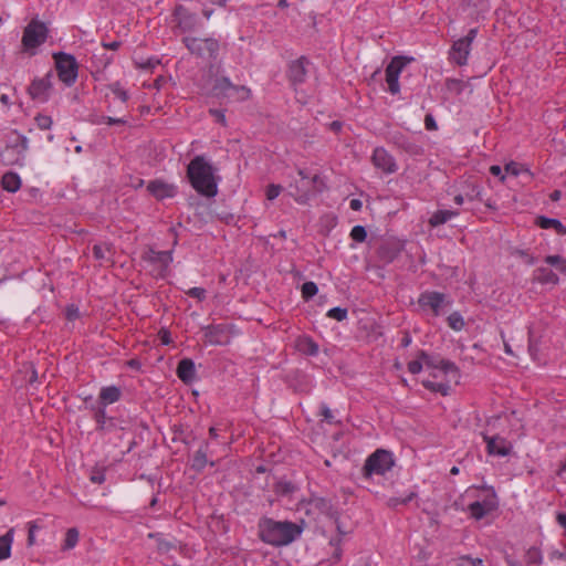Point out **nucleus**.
Masks as SVG:
<instances>
[{
    "instance_id": "32",
    "label": "nucleus",
    "mask_w": 566,
    "mask_h": 566,
    "mask_svg": "<svg viewBox=\"0 0 566 566\" xmlns=\"http://www.w3.org/2000/svg\"><path fill=\"white\" fill-rule=\"evenodd\" d=\"M533 281L539 284L556 285L559 282L558 275L548 268H537L533 273Z\"/></svg>"
},
{
    "instance_id": "20",
    "label": "nucleus",
    "mask_w": 566,
    "mask_h": 566,
    "mask_svg": "<svg viewBox=\"0 0 566 566\" xmlns=\"http://www.w3.org/2000/svg\"><path fill=\"white\" fill-rule=\"evenodd\" d=\"M403 250V242L395 239L385 240L377 249V258L382 264L394 262Z\"/></svg>"
},
{
    "instance_id": "11",
    "label": "nucleus",
    "mask_w": 566,
    "mask_h": 566,
    "mask_svg": "<svg viewBox=\"0 0 566 566\" xmlns=\"http://www.w3.org/2000/svg\"><path fill=\"white\" fill-rule=\"evenodd\" d=\"M213 91L216 95H223L237 102H243L250 98L251 90L244 85H234L228 77L218 78Z\"/></svg>"
},
{
    "instance_id": "61",
    "label": "nucleus",
    "mask_w": 566,
    "mask_h": 566,
    "mask_svg": "<svg viewBox=\"0 0 566 566\" xmlns=\"http://www.w3.org/2000/svg\"><path fill=\"white\" fill-rule=\"evenodd\" d=\"M424 363L418 356L417 359L408 363V371L412 375L419 374L422 370Z\"/></svg>"
},
{
    "instance_id": "17",
    "label": "nucleus",
    "mask_w": 566,
    "mask_h": 566,
    "mask_svg": "<svg viewBox=\"0 0 566 566\" xmlns=\"http://www.w3.org/2000/svg\"><path fill=\"white\" fill-rule=\"evenodd\" d=\"M409 60L405 56H395L387 65L386 72V82L388 84V91L396 95L400 92L399 86V75L402 69L407 65Z\"/></svg>"
},
{
    "instance_id": "26",
    "label": "nucleus",
    "mask_w": 566,
    "mask_h": 566,
    "mask_svg": "<svg viewBox=\"0 0 566 566\" xmlns=\"http://www.w3.org/2000/svg\"><path fill=\"white\" fill-rule=\"evenodd\" d=\"M176 374L186 385H190L196 379V366L192 359L182 358L177 366Z\"/></svg>"
},
{
    "instance_id": "49",
    "label": "nucleus",
    "mask_w": 566,
    "mask_h": 566,
    "mask_svg": "<svg viewBox=\"0 0 566 566\" xmlns=\"http://www.w3.org/2000/svg\"><path fill=\"white\" fill-rule=\"evenodd\" d=\"M28 528V538L27 545L29 547L35 544V533L41 528V526L36 523V521H30L27 523Z\"/></svg>"
},
{
    "instance_id": "23",
    "label": "nucleus",
    "mask_w": 566,
    "mask_h": 566,
    "mask_svg": "<svg viewBox=\"0 0 566 566\" xmlns=\"http://www.w3.org/2000/svg\"><path fill=\"white\" fill-rule=\"evenodd\" d=\"M147 191L157 200H164L166 198H172L177 193V188L167 184L160 179L149 181L147 185Z\"/></svg>"
},
{
    "instance_id": "33",
    "label": "nucleus",
    "mask_w": 566,
    "mask_h": 566,
    "mask_svg": "<svg viewBox=\"0 0 566 566\" xmlns=\"http://www.w3.org/2000/svg\"><path fill=\"white\" fill-rule=\"evenodd\" d=\"M459 210H437L434 211L428 220V223L432 228H437L450 221L452 218L459 216Z\"/></svg>"
},
{
    "instance_id": "56",
    "label": "nucleus",
    "mask_w": 566,
    "mask_h": 566,
    "mask_svg": "<svg viewBox=\"0 0 566 566\" xmlns=\"http://www.w3.org/2000/svg\"><path fill=\"white\" fill-rule=\"evenodd\" d=\"M457 566H483L481 558H472L470 556H461L457 560Z\"/></svg>"
},
{
    "instance_id": "4",
    "label": "nucleus",
    "mask_w": 566,
    "mask_h": 566,
    "mask_svg": "<svg viewBox=\"0 0 566 566\" xmlns=\"http://www.w3.org/2000/svg\"><path fill=\"white\" fill-rule=\"evenodd\" d=\"M181 42L185 44L190 54L197 59L208 63L216 62L219 59L221 43L213 36H184Z\"/></svg>"
},
{
    "instance_id": "47",
    "label": "nucleus",
    "mask_w": 566,
    "mask_h": 566,
    "mask_svg": "<svg viewBox=\"0 0 566 566\" xmlns=\"http://www.w3.org/2000/svg\"><path fill=\"white\" fill-rule=\"evenodd\" d=\"M417 496L416 492H410L403 497L394 496L388 500V505L396 509L398 505H406Z\"/></svg>"
},
{
    "instance_id": "22",
    "label": "nucleus",
    "mask_w": 566,
    "mask_h": 566,
    "mask_svg": "<svg viewBox=\"0 0 566 566\" xmlns=\"http://www.w3.org/2000/svg\"><path fill=\"white\" fill-rule=\"evenodd\" d=\"M310 61L305 56L292 61L287 69V78L295 86L305 82Z\"/></svg>"
},
{
    "instance_id": "1",
    "label": "nucleus",
    "mask_w": 566,
    "mask_h": 566,
    "mask_svg": "<svg viewBox=\"0 0 566 566\" xmlns=\"http://www.w3.org/2000/svg\"><path fill=\"white\" fill-rule=\"evenodd\" d=\"M259 537L272 546H286L301 536L303 527L290 521L262 517L258 524Z\"/></svg>"
},
{
    "instance_id": "35",
    "label": "nucleus",
    "mask_w": 566,
    "mask_h": 566,
    "mask_svg": "<svg viewBox=\"0 0 566 566\" xmlns=\"http://www.w3.org/2000/svg\"><path fill=\"white\" fill-rule=\"evenodd\" d=\"M337 223L338 218L334 213L323 214L318 220V233L323 237H328Z\"/></svg>"
},
{
    "instance_id": "21",
    "label": "nucleus",
    "mask_w": 566,
    "mask_h": 566,
    "mask_svg": "<svg viewBox=\"0 0 566 566\" xmlns=\"http://www.w3.org/2000/svg\"><path fill=\"white\" fill-rule=\"evenodd\" d=\"M446 304V295L437 291H426L419 295L418 305L421 308H430L434 316H439Z\"/></svg>"
},
{
    "instance_id": "44",
    "label": "nucleus",
    "mask_w": 566,
    "mask_h": 566,
    "mask_svg": "<svg viewBox=\"0 0 566 566\" xmlns=\"http://www.w3.org/2000/svg\"><path fill=\"white\" fill-rule=\"evenodd\" d=\"M447 322L449 327L457 332L461 331L465 325L464 319L459 312L451 313L448 316Z\"/></svg>"
},
{
    "instance_id": "43",
    "label": "nucleus",
    "mask_w": 566,
    "mask_h": 566,
    "mask_svg": "<svg viewBox=\"0 0 566 566\" xmlns=\"http://www.w3.org/2000/svg\"><path fill=\"white\" fill-rule=\"evenodd\" d=\"M108 88L112 91L115 98H117L122 104H126L129 99L128 92L118 82L108 85Z\"/></svg>"
},
{
    "instance_id": "14",
    "label": "nucleus",
    "mask_w": 566,
    "mask_h": 566,
    "mask_svg": "<svg viewBox=\"0 0 566 566\" xmlns=\"http://www.w3.org/2000/svg\"><path fill=\"white\" fill-rule=\"evenodd\" d=\"M300 180L290 184L289 193L300 205H306L312 198L311 176L304 169H298Z\"/></svg>"
},
{
    "instance_id": "8",
    "label": "nucleus",
    "mask_w": 566,
    "mask_h": 566,
    "mask_svg": "<svg viewBox=\"0 0 566 566\" xmlns=\"http://www.w3.org/2000/svg\"><path fill=\"white\" fill-rule=\"evenodd\" d=\"M306 515H311L313 520H317L321 516H326L329 520L336 518L338 515V507L334 499L312 495L304 505Z\"/></svg>"
},
{
    "instance_id": "45",
    "label": "nucleus",
    "mask_w": 566,
    "mask_h": 566,
    "mask_svg": "<svg viewBox=\"0 0 566 566\" xmlns=\"http://www.w3.org/2000/svg\"><path fill=\"white\" fill-rule=\"evenodd\" d=\"M302 297L304 301H310L311 298H313L317 292H318V287H317V284L313 281H308V282H305L303 285H302Z\"/></svg>"
},
{
    "instance_id": "59",
    "label": "nucleus",
    "mask_w": 566,
    "mask_h": 566,
    "mask_svg": "<svg viewBox=\"0 0 566 566\" xmlns=\"http://www.w3.org/2000/svg\"><path fill=\"white\" fill-rule=\"evenodd\" d=\"M186 294L201 302L206 298L207 291L203 287H191L186 292Z\"/></svg>"
},
{
    "instance_id": "34",
    "label": "nucleus",
    "mask_w": 566,
    "mask_h": 566,
    "mask_svg": "<svg viewBox=\"0 0 566 566\" xmlns=\"http://www.w3.org/2000/svg\"><path fill=\"white\" fill-rule=\"evenodd\" d=\"M14 538V527H10L0 536V562L11 557V549Z\"/></svg>"
},
{
    "instance_id": "19",
    "label": "nucleus",
    "mask_w": 566,
    "mask_h": 566,
    "mask_svg": "<svg viewBox=\"0 0 566 566\" xmlns=\"http://www.w3.org/2000/svg\"><path fill=\"white\" fill-rule=\"evenodd\" d=\"M371 163L375 168L381 170L384 174L391 175L398 170L396 159L384 147H376L371 155Z\"/></svg>"
},
{
    "instance_id": "62",
    "label": "nucleus",
    "mask_w": 566,
    "mask_h": 566,
    "mask_svg": "<svg viewBox=\"0 0 566 566\" xmlns=\"http://www.w3.org/2000/svg\"><path fill=\"white\" fill-rule=\"evenodd\" d=\"M122 397L120 388L108 386V405L118 401Z\"/></svg>"
},
{
    "instance_id": "31",
    "label": "nucleus",
    "mask_w": 566,
    "mask_h": 566,
    "mask_svg": "<svg viewBox=\"0 0 566 566\" xmlns=\"http://www.w3.org/2000/svg\"><path fill=\"white\" fill-rule=\"evenodd\" d=\"M534 223L541 229H553L559 235L566 234V226H564L558 219L538 216Z\"/></svg>"
},
{
    "instance_id": "30",
    "label": "nucleus",
    "mask_w": 566,
    "mask_h": 566,
    "mask_svg": "<svg viewBox=\"0 0 566 566\" xmlns=\"http://www.w3.org/2000/svg\"><path fill=\"white\" fill-rule=\"evenodd\" d=\"M295 347L300 353L306 356H316L319 352L318 344L307 335L297 337Z\"/></svg>"
},
{
    "instance_id": "38",
    "label": "nucleus",
    "mask_w": 566,
    "mask_h": 566,
    "mask_svg": "<svg viewBox=\"0 0 566 566\" xmlns=\"http://www.w3.org/2000/svg\"><path fill=\"white\" fill-rule=\"evenodd\" d=\"M505 171L513 176H518L521 174H527L528 176L533 177V172L530 170L528 167H526L525 165L515 163V161H510L509 164H506Z\"/></svg>"
},
{
    "instance_id": "64",
    "label": "nucleus",
    "mask_w": 566,
    "mask_h": 566,
    "mask_svg": "<svg viewBox=\"0 0 566 566\" xmlns=\"http://www.w3.org/2000/svg\"><path fill=\"white\" fill-rule=\"evenodd\" d=\"M209 113L216 118V120L219 124H221L222 126L227 125L226 115H224V112L222 109L210 108Z\"/></svg>"
},
{
    "instance_id": "24",
    "label": "nucleus",
    "mask_w": 566,
    "mask_h": 566,
    "mask_svg": "<svg viewBox=\"0 0 566 566\" xmlns=\"http://www.w3.org/2000/svg\"><path fill=\"white\" fill-rule=\"evenodd\" d=\"M483 440L486 442V451L490 455L506 457L511 452L512 447L504 438L483 434Z\"/></svg>"
},
{
    "instance_id": "28",
    "label": "nucleus",
    "mask_w": 566,
    "mask_h": 566,
    "mask_svg": "<svg viewBox=\"0 0 566 566\" xmlns=\"http://www.w3.org/2000/svg\"><path fill=\"white\" fill-rule=\"evenodd\" d=\"M208 450H209V442H203L201 447L197 450V452L193 454L191 460V469L196 472H202L203 469L209 463L211 467H214V461H208Z\"/></svg>"
},
{
    "instance_id": "7",
    "label": "nucleus",
    "mask_w": 566,
    "mask_h": 566,
    "mask_svg": "<svg viewBox=\"0 0 566 566\" xmlns=\"http://www.w3.org/2000/svg\"><path fill=\"white\" fill-rule=\"evenodd\" d=\"M394 464L392 453L384 449H378L366 459L363 467L364 476L370 478L374 474L384 475Z\"/></svg>"
},
{
    "instance_id": "27",
    "label": "nucleus",
    "mask_w": 566,
    "mask_h": 566,
    "mask_svg": "<svg viewBox=\"0 0 566 566\" xmlns=\"http://www.w3.org/2000/svg\"><path fill=\"white\" fill-rule=\"evenodd\" d=\"M129 424L128 420L122 419L119 424V430H117V426L114 422L113 418H108V433L113 432V434L116 438L123 439L125 436H127L126 440V451H119V454L124 455L125 453L129 452L132 450V447L134 444V441L130 437V433L125 432L126 427Z\"/></svg>"
},
{
    "instance_id": "37",
    "label": "nucleus",
    "mask_w": 566,
    "mask_h": 566,
    "mask_svg": "<svg viewBox=\"0 0 566 566\" xmlns=\"http://www.w3.org/2000/svg\"><path fill=\"white\" fill-rule=\"evenodd\" d=\"M296 491V485L291 481L281 480L275 483L274 492L281 496H289Z\"/></svg>"
},
{
    "instance_id": "5",
    "label": "nucleus",
    "mask_w": 566,
    "mask_h": 566,
    "mask_svg": "<svg viewBox=\"0 0 566 566\" xmlns=\"http://www.w3.org/2000/svg\"><path fill=\"white\" fill-rule=\"evenodd\" d=\"M49 29L43 21L32 19L23 29L21 39V52L32 57L39 53V48L45 43Z\"/></svg>"
},
{
    "instance_id": "13",
    "label": "nucleus",
    "mask_w": 566,
    "mask_h": 566,
    "mask_svg": "<svg viewBox=\"0 0 566 566\" xmlns=\"http://www.w3.org/2000/svg\"><path fill=\"white\" fill-rule=\"evenodd\" d=\"M206 342L210 345L224 346L230 344L234 333L232 324H212L203 328Z\"/></svg>"
},
{
    "instance_id": "54",
    "label": "nucleus",
    "mask_w": 566,
    "mask_h": 566,
    "mask_svg": "<svg viewBox=\"0 0 566 566\" xmlns=\"http://www.w3.org/2000/svg\"><path fill=\"white\" fill-rule=\"evenodd\" d=\"M64 315L69 322L78 319L81 316L78 306L74 303L67 304L64 311Z\"/></svg>"
},
{
    "instance_id": "12",
    "label": "nucleus",
    "mask_w": 566,
    "mask_h": 566,
    "mask_svg": "<svg viewBox=\"0 0 566 566\" xmlns=\"http://www.w3.org/2000/svg\"><path fill=\"white\" fill-rule=\"evenodd\" d=\"M85 409L92 411V417L96 421V429L103 430L106 422V387H102L98 397L95 399L87 396L83 400Z\"/></svg>"
},
{
    "instance_id": "57",
    "label": "nucleus",
    "mask_w": 566,
    "mask_h": 566,
    "mask_svg": "<svg viewBox=\"0 0 566 566\" xmlns=\"http://www.w3.org/2000/svg\"><path fill=\"white\" fill-rule=\"evenodd\" d=\"M465 198L469 201H473V200L484 201L482 190L480 189L479 186H475V185L471 186L470 190L468 192H465Z\"/></svg>"
},
{
    "instance_id": "29",
    "label": "nucleus",
    "mask_w": 566,
    "mask_h": 566,
    "mask_svg": "<svg viewBox=\"0 0 566 566\" xmlns=\"http://www.w3.org/2000/svg\"><path fill=\"white\" fill-rule=\"evenodd\" d=\"M0 186L4 191L15 193L21 188L22 180L18 172L9 170L2 175Z\"/></svg>"
},
{
    "instance_id": "42",
    "label": "nucleus",
    "mask_w": 566,
    "mask_h": 566,
    "mask_svg": "<svg viewBox=\"0 0 566 566\" xmlns=\"http://www.w3.org/2000/svg\"><path fill=\"white\" fill-rule=\"evenodd\" d=\"M439 370H441L446 375H453L454 377L460 376L459 367L449 359L442 358V360L439 361Z\"/></svg>"
},
{
    "instance_id": "40",
    "label": "nucleus",
    "mask_w": 566,
    "mask_h": 566,
    "mask_svg": "<svg viewBox=\"0 0 566 566\" xmlns=\"http://www.w3.org/2000/svg\"><path fill=\"white\" fill-rule=\"evenodd\" d=\"M422 385L426 389L432 392H440L446 396L449 392L450 386L446 382H433L431 380H423Z\"/></svg>"
},
{
    "instance_id": "2",
    "label": "nucleus",
    "mask_w": 566,
    "mask_h": 566,
    "mask_svg": "<svg viewBox=\"0 0 566 566\" xmlns=\"http://www.w3.org/2000/svg\"><path fill=\"white\" fill-rule=\"evenodd\" d=\"M187 177L191 187L201 196L212 198L218 193L214 168L203 156H196L187 167Z\"/></svg>"
},
{
    "instance_id": "25",
    "label": "nucleus",
    "mask_w": 566,
    "mask_h": 566,
    "mask_svg": "<svg viewBox=\"0 0 566 566\" xmlns=\"http://www.w3.org/2000/svg\"><path fill=\"white\" fill-rule=\"evenodd\" d=\"M470 51L471 44L461 38L454 41L450 51V60L455 64L463 66L468 63Z\"/></svg>"
},
{
    "instance_id": "55",
    "label": "nucleus",
    "mask_w": 566,
    "mask_h": 566,
    "mask_svg": "<svg viewBox=\"0 0 566 566\" xmlns=\"http://www.w3.org/2000/svg\"><path fill=\"white\" fill-rule=\"evenodd\" d=\"M34 120L41 130L50 129L53 124L52 117L43 114H38Z\"/></svg>"
},
{
    "instance_id": "15",
    "label": "nucleus",
    "mask_w": 566,
    "mask_h": 566,
    "mask_svg": "<svg viewBox=\"0 0 566 566\" xmlns=\"http://www.w3.org/2000/svg\"><path fill=\"white\" fill-rule=\"evenodd\" d=\"M486 490L490 492L483 501H475L468 506V511L476 521L482 520L484 516H486L492 511L496 510L499 506L496 493L493 488H486Z\"/></svg>"
},
{
    "instance_id": "52",
    "label": "nucleus",
    "mask_w": 566,
    "mask_h": 566,
    "mask_svg": "<svg viewBox=\"0 0 566 566\" xmlns=\"http://www.w3.org/2000/svg\"><path fill=\"white\" fill-rule=\"evenodd\" d=\"M349 235L353 241L363 243L367 239V231L363 226H355L353 227Z\"/></svg>"
},
{
    "instance_id": "41",
    "label": "nucleus",
    "mask_w": 566,
    "mask_h": 566,
    "mask_svg": "<svg viewBox=\"0 0 566 566\" xmlns=\"http://www.w3.org/2000/svg\"><path fill=\"white\" fill-rule=\"evenodd\" d=\"M418 357L423 360L424 365L428 367V368H432V369H439V361L442 360V358H440L439 356H432V355H429L427 352L424 350H419L418 352Z\"/></svg>"
},
{
    "instance_id": "58",
    "label": "nucleus",
    "mask_w": 566,
    "mask_h": 566,
    "mask_svg": "<svg viewBox=\"0 0 566 566\" xmlns=\"http://www.w3.org/2000/svg\"><path fill=\"white\" fill-rule=\"evenodd\" d=\"M321 415L324 418V421H326L329 424H337L339 421H337L332 412V410L328 408L327 405L322 403L321 407Z\"/></svg>"
},
{
    "instance_id": "39",
    "label": "nucleus",
    "mask_w": 566,
    "mask_h": 566,
    "mask_svg": "<svg viewBox=\"0 0 566 566\" xmlns=\"http://www.w3.org/2000/svg\"><path fill=\"white\" fill-rule=\"evenodd\" d=\"M525 560L528 565H541L543 563V555L539 548L530 547L525 554Z\"/></svg>"
},
{
    "instance_id": "10",
    "label": "nucleus",
    "mask_w": 566,
    "mask_h": 566,
    "mask_svg": "<svg viewBox=\"0 0 566 566\" xmlns=\"http://www.w3.org/2000/svg\"><path fill=\"white\" fill-rule=\"evenodd\" d=\"M53 72L50 70L43 77H34L27 88L31 99L46 103L53 92Z\"/></svg>"
},
{
    "instance_id": "3",
    "label": "nucleus",
    "mask_w": 566,
    "mask_h": 566,
    "mask_svg": "<svg viewBox=\"0 0 566 566\" xmlns=\"http://www.w3.org/2000/svg\"><path fill=\"white\" fill-rule=\"evenodd\" d=\"M0 159L6 166L23 167L29 150V139L18 129H11L2 138Z\"/></svg>"
},
{
    "instance_id": "60",
    "label": "nucleus",
    "mask_w": 566,
    "mask_h": 566,
    "mask_svg": "<svg viewBox=\"0 0 566 566\" xmlns=\"http://www.w3.org/2000/svg\"><path fill=\"white\" fill-rule=\"evenodd\" d=\"M282 191V186L280 185H275V184H271L266 187V198L269 200H274L275 198L279 197V195L281 193Z\"/></svg>"
},
{
    "instance_id": "16",
    "label": "nucleus",
    "mask_w": 566,
    "mask_h": 566,
    "mask_svg": "<svg viewBox=\"0 0 566 566\" xmlns=\"http://www.w3.org/2000/svg\"><path fill=\"white\" fill-rule=\"evenodd\" d=\"M387 140L410 156L417 157L424 154V149L421 145L415 143L410 137L400 130L388 133Z\"/></svg>"
},
{
    "instance_id": "9",
    "label": "nucleus",
    "mask_w": 566,
    "mask_h": 566,
    "mask_svg": "<svg viewBox=\"0 0 566 566\" xmlns=\"http://www.w3.org/2000/svg\"><path fill=\"white\" fill-rule=\"evenodd\" d=\"M142 260L151 266V274L156 277H165L172 262L171 251H156L148 248L142 254Z\"/></svg>"
},
{
    "instance_id": "63",
    "label": "nucleus",
    "mask_w": 566,
    "mask_h": 566,
    "mask_svg": "<svg viewBox=\"0 0 566 566\" xmlns=\"http://www.w3.org/2000/svg\"><path fill=\"white\" fill-rule=\"evenodd\" d=\"M515 255L522 258L526 264L534 265L537 262V259L531 255L526 250H516Z\"/></svg>"
},
{
    "instance_id": "48",
    "label": "nucleus",
    "mask_w": 566,
    "mask_h": 566,
    "mask_svg": "<svg viewBox=\"0 0 566 566\" xmlns=\"http://www.w3.org/2000/svg\"><path fill=\"white\" fill-rule=\"evenodd\" d=\"M325 188L326 186L324 184V180L318 174L311 176L312 197L316 193H321Z\"/></svg>"
},
{
    "instance_id": "51",
    "label": "nucleus",
    "mask_w": 566,
    "mask_h": 566,
    "mask_svg": "<svg viewBox=\"0 0 566 566\" xmlns=\"http://www.w3.org/2000/svg\"><path fill=\"white\" fill-rule=\"evenodd\" d=\"M348 311L345 307H333L328 310L326 316L332 319H336L337 322H342L347 318Z\"/></svg>"
},
{
    "instance_id": "6",
    "label": "nucleus",
    "mask_w": 566,
    "mask_h": 566,
    "mask_svg": "<svg viewBox=\"0 0 566 566\" xmlns=\"http://www.w3.org/2000/svg\"><path fill=\"white\" fill-rule=\"evenodd\" d=\"M52 57L59 80L66 86H72L78 76V63L76 57L63 51L53 52Z\"/></svg>"
},
{
    "instance_id": "53",
    "label": "nucleus",
    "mask_w": 566,
    "mask_h": 566,
    "mask_svg": "<svg viewBox=\"0 0 566 566\" xmlns=\"http://www.w3.org/2000/svg\"><path fill=\"white\" fill-rule=\"evenodd\" d=\"M159 63L160 61L157 57L135 60V64L138 69L147 71L155 69Z\"/></svg>"
},
{
    "instance_id": "50",
    "label": "nucleus",
    "mask_w": 566,
    "mask_h": 566,
    "mask_svg": "<svg viewBox=\"0 0 566 566\" xmlns=\"http://www.w3.org/2000/svg\"><path fill=\"white\" fill-rule=\"evenodd\" d=\"M90 480L93 483L101 484L106 480V467L96 465L91 473Z\"/></svg>"
},
{
    "instance_id": "46",
    "label": "nucleus",
    "mask_w": 566,
    "mask_h": 566,
    "mask_svg": "<svg viewBox=\"0 0 566 566\" xmlns=\"http://www.w3.org/2000/svg\"><path fill=\"white\" fill-rule=\"evenodd\" d=\"M544 261L547 264L557 268L560 272L566 273V259L560 255H547Z\"/></svg>"
},
{
    "instance_id": "18",
    "label": "nucleus",
    "mask_w": 566,
    "mask_h": 566,
    "mask_svg": "<svg viewBox=\"0 0 566 566\" xmlns=\"http://www.w3.org/2000/svg\"><path fill=\"white\" fill-rule=\"evenodd\" d=\"M174 18L182 32L193 31L199 25L198 14L184 4H178L175 8Z\"/></svg>"
},
{
    "instance_id": "36",
    "label": "nucleus",
    "mask_w": 566,
    "mask_h": 566,
    "mask_svg": "<svg viewBox=\"0 0 566 566\" xmlns=\"http://www.w3.org/2000/svg\"><path fill=\"white\" fill-rule=\"evenodd\" d=\"M78 536H80V533H78V530L76 527L69 528L66 531V533H65V538L63 541L61 549L63 552L73 549L76 546L77 542H78Z\"/></svg>"
}]
</instances>
